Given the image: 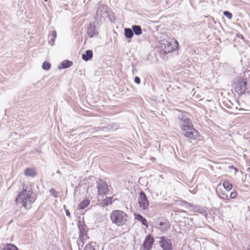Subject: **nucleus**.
<instances>
[{
    "label": "nucleus",
    "instance_id": "nucleus-1",
    "mask_svg": "<svg viewBox=\"0 0 250 250\" xmlns=\"http://www.w3.org/2000/svg\"><path fill=\"white\" fill-rule=\"evenodd\" d=\"M33 192L30 187L22 186V190L17 195L16 199L17 204H21L24 208H30L31 205L35 201V199L32 196Z\"/></svg>",
    "mask_w": 250,
    "mask_h": 250
},
{
    "label": "nucleus",
    "instance_id": "nucleus-2",
    "mask_svg": "<svg viewBox=\"0 0 250 250\" xmlns=\"http://www.w3.org/2000/svg\"><path fill=\"white\" fill-rule=\"evenodd\" d=\"M127 214L121 210H114L110 214V219L113 224L118 226H123L127 221Z\"/></svg>",
    "mask_w": 250,
    "mask_h": 250
},
{
    "label": "nucleus",
    "instance_id": "nucleus-3",
    "mask_svg": "<svg viewBox=\"0 0 250 250\" xmlns=\"http://www.w3.org/2000/svg\"><path fill=\"white\" fill-rule=\"evenodd\" d=\"M181 129L183 134L187 138L191 139H196L198 137V132L193 127L192 125H182Z\"/></svg>",
    "mask_w": 250,
    "mask_h": 250
},
{
    "label": "nucleus",
    "instance_id": "nucleus-4",
    "mask_svg": "<svg viewBox=\"0 0 250 250\" xmlns=\"http://www.w3.org/2000/svg\"><path fill=\"white\" fill-rule=\"evenodd\" d=\"M109 16V10L106 5L100 4L97 10L96 18L102 21L108 18Z\"/></svg>",
    "mask_w": 250,
    "mask_h": 250
},
{
    "label": "nucleus",
    "instance_id": "nucleus-5",
    "mask_svg": "<svg viewBox=\"0 0 250 250\" xmlns=\"http://www.w3.org/2000/svg\"><path fill=\"white\" fill-rule=\"evenodd\" d=\"M162 42V44L165 46L166 52H170L176 49L178 46V42L175 40H164Z\"/></svg>",
    "mask_w": 250,
    "mask_h": 250
},
{
    "label": "nucleus",
    "instance_id": "nucleus-6",
    "mask_svg": "<svg viewBox=\"0 0 250 250\" xmlns=\"http://www.w3.org/2000/svg\"><path fill=\"white\" fill-rule=\"evenodd\" d=\"M138 202L140 210L143 211L148 208L149 207V202L146 194L143 191H141L140 193L138 199Z\"/></svg>",
    "mask_w": 250,
    "mask_h": 250
},
{
    "label": "nucleus",
    "instance_id": "nucleus-7",
    "mask_svg": "<svg viewBox=\"0 0 250 250\" xmlns=\"http://www.w3.org/2000/svg\"><path fill=\"white\" fill-rule=\"evenodd\" d=\"M158 243L163 250H172L173 245L171 239L166 237H158Z\"/></svg>",
    "mask_w": 250,
    "mask_h": 250
},
{
    "label": "nucleus",
    "instance_id": "nucleus-8",
    "mask_svg": "<svg viewBox=\"0 0 250 250\" xmlns=\"http://www.w3.org/2000/svg\"><path fill=\"white\" fill-rule=\"evenodd\" d=\"M98 195H106L109 191L107 184L102 181H99L97 184Z\"/></svg>",
    "mask_w": 250,
    "mask_h": 250
},
{
    "label": "nucleus",
    "instance_id": "nucleus-9",
    "mask_svg": "<svg viewBox=\"0 0 250 250\" xmlns=\"http://www.w3.org/2000/svg\"><path fill=\"white\" fill-rule=\"evenodd\" d=\"M154 242L153 238L150 234H148L145 238L143 243L144 250H150L152 248V245Z\"/></svg>",
    "mask_w": 250,
    "mask_h": 250
},
{
    "label": "nucleus",
    "instance_id": "nucleus-10",
    "mask_svg": "<svg viewBox=\"0 0 250 250\" xmlns=\"http://www.w3.org/2000/svg\"><path fill=\"white\" fill-rule=\"evenodd\" d=\"M247 82L243 80H240L235 87V91L238 94L243 93L246 89Z\"/></svg>",
    "mask_w": 250,
    "mask_h": 250
},
{
    "label": "nucleus",
    "instance_id": "nucleus-11",
    "mask_svg": "<svg viewBox=\"0 0 250 250\" xmlns=\"http://www.w3.org/2000/svg\"><path fill=\"white\" fill-rule=\"evenodd\" d=\"M186 204L188 205V206H187L188 207H189L191 208V209H190L191 210L193 211L196 212H199L200 214L205 216L206 217L207 216L206 211L205 208H204L203 207H201L199 206H192L189 203H186Z\"/></svg>",
    "mask_w": 250,
    "mask_h": 250
},
{
    "label": "nucleus",
    "instance_id": "nucleus-12",
    "mask_svg": "<svg viewBox=\"0 0 250 250\" xmlns=\"http://www.w3.org/2000/svg\"><path fill=\"white\" fill-rule=\"evenodd\" d=\"M78 229L80 231V238L81 239H83L84 238V236H86V226L82 224L81 221H79L78 224Z\"/></svg>",
    "mask_w": 250,
    "mask_h": 250
},
{
    "label": "nucleus",
    "instance_id": "nucleus-13",
    "mask_svg": "<svg viewBox=\"0 0 250 250\" xmlns=\"http://www.w3.org/2000/svg\"><path fill=\"white\" fill-rule=\"evenodd\" d=\"M87 33L90 38H92L96 36L98 34V32L96 29V27L90 24L88 27Z\"/></svg>",
    "mask_w": 250,
    "mask_h": 250
},
{
    "label": "nucleus",
    "instance_id": "nucleus-14",
    "mask_svg": "<svg viewBox=\"0 0 250 250\" xmlns=\"http://www.w3.org/2000/svg\"><path fill=\"white\" fill-rule=\"evenodd\" d=\"M178 119L179 120H180L182 122L181 126L182 125H188L191 124V122L190 119H189L188 117H187L186 116V115H185L184 114H181L179 115Z\"/></svg>",
    "mask_w": 250,
    "mask_h": 250
},
{
    "label": "nucleus",
    "instance_id": "nucleus-15",
    "mask_svg": "<svg viewBox=\"0 0 250 250\" xmlns=\"http://www.w3.org/2000/svg\"><path fill=\"white\" fill-rule=\"evenodd\" d=\"M73 64V63L72 62L68 61V60H64L62 62L61 65L58 67L59 69H65L68 68L70 67Z\"/></svg>",
    "mask_w": 250,
    "mask_h": 250
},
{
    "label": "nucleus",
    "instance_id": "nucleus-16",
    "mask_svg": "<svg viewBox=\"0 0 250 250\" xmlns=\"http://www.w3.org/2000/svg\"><path fill=\"white\" fill-rule=\"evenodd\" d=\"M135 219L138 221L141 222L143 225L145 226L146 228L148 227L147 221L141 215L139 214H135Z\"/></svg>",
    "mask_w": 250,
    "mask_h": 250
},
{
    "label": "nucleus",
    "instance_id": "nucleus-17",
    "mask_svg": "<svg viewBox=\"0 0 250 250\" xmlns=\"http://www.w3.org/2000/svg\"><path fill=\"white\" fill-rule=\"evenodd\" d=\"M24 175L26 176L34 177L36 175V172L33 168H27L24 171Z\"/></svg>",
    "mask_w": 250,
    "mask_h": 250
},
{
    "label": "nucleus",
    "instance_id": "nucleus-18",
    "mask_svg": "<svg viewBox=\"0 0 250 250\" xmlns=\"http://www.w3.org/2000/svg\"><path fill=\"white\" fill-rule=\"evenodd\" d=\"M93 56V52L90 50H86L85 52V54H83L82 55V59L85 61H87L89 59H90Z\"/></svg>",
    "mask_w": 250,
    "mask_h": 250
},
{
    "label": "nucleus",
    "instance_id": "nucleus-19",
    "mask_svg": "<svg viewBox=\"0 0 250 250\" xmlns=\"http://www.w3.org/2000/svg\"><path fill=\"white\" fill-rule=\"evenodd\" d=\"M132 29L133 30V33L136 35H140L142 34V30L141 27L140 25H133L132 26Z\"/></svg>",
    "mask_w": 250,
    "mask_h": 250
},
{
    "label": "nucleus",
    "instance_id": "nucleus-20",
    "mask_svg": "<svg viewBox=\"0 0 250 250\" xmlns=\"http://www.w3.org/2000/svg\"><path fill=\"white\" fill-rule=\"evenodd\" d=\"M125 31V36L128 39H131L134 33L132 29L128 28H126L124 29Z\"/></svg>",
    "mask_w": 250,
    "mask_h": 250
},
{
    "label": "nucleus",
    "instance_id": "nucleus-21",
    "mask_svg": "<svg viewBox=\"0 0 250 250\" xmlns=\"http://www.w3.org/2000/svg\"><path fill=\"white\" fill-rule=\"evenodd\" d=\"M159 225L160 226L159 229L162 231H166L169 228V226L166 222H161Z\"/></svg>",
    "mask_w": 250,
    "mask_h": 250
},
{
    "label": "nucleus",
    "instance_id": "nucleus-22",
    "mask_svg": "<svg viewBox=\"0 0 250 250\" xmlns=\"http://www.w3.org/2000/svg\"><path fill=\"white\" fill-rule=\"evenodd\" d=\"M90 204V201L88 200H84L82 201L79 205V208L80 209H83L86 208Z\"/></svg>",
    "mask_w": 250,
    "mask_h": 250
},
{
    "label": "nucleus",
    "instance_id": "nucleus-23",
    "mask_svg": "<svg viewBox=\"0 0 250 250\" xmlns=\"http://www.w3.org/2000/svg\"><path fill=\"white\" fill-rule=\"evenodd\" d=\"M5 250H18L17 247L12 244H7L4 248Z\"/></svg>",
    "mask_w": 250,
    "mask_h": 250
},
{
    "label": "nucleus",
    "instance_id": "nucleus-24",
    "mask_svg": "<svg viewBox=\"0 0 250 250\" xmlns=\"http://www.w3.org/2000/svg\"><path fill=\"white\" fill-rule=\"evenodd\" d=\"M223 186L227 190H230L232 188V185L228 181H224L223 183Z\"/></svg>",
    "mask_w": 250,
    "mask_h": 250
},
{
    "label": "nucleus",
    "instance_id": "nucleus-25",
    "mask_svg": "<svg viewBox=\"0 0 250 250\" xmlns=\"http://www.w3.org/2000/svg\"><path fill=\"white\" fill-rule=\"evenodd\" d=\"M113 197H107L103 200V204L104 206H108V205L111 204L112 203Z\"/></svg>",
    "mask_w": 250,
    "mask_h": 250
},
{
    "label": "nucleus",
    "instance_id": "nucleus-26",
    "mask_svg": "<svg viewBox=\"0 0 250 250\" xmlns=\"http://www.w3.org/2000/svg\"><path fill=\"white\" fill-rule=\"evenodd\" d=\"M51 67V64L47 62H44L42 65V68L44 70H48Z\"/></svg>",
    "mask_w": 250,
    "mask_h": 250
},
{
    "label": "nucleus",
    "instance_id": "nucleus-27",
    "mask_svg": "<svg viewBox=\"0 0 250 250\" xmlns=\"http://www.w3.org/2000/svg\"><path fill=\"white\" fill-rule=\"evenodd\" d=\"M84 250H95V249L93 247V246L92 245V244H87Z\"/></svg>",
    "mask_w": 250,
    "mask_h": 250
},
{
    "label": "nucleus",
    "instance_id": "nucleus-28",
    "mask_svg": "<svg viewBox=\"0 0 250 250\" xmlns=\"http://www.w3.org/2000/svg\"><path fill=\"white\" fill-rule=\"evenodd\" d=\"M223 14L229 19H231L232 18V14L229 11H224Z\"/></svg>",
    "mask_w": 250,
    "mask_h": 250
},
{
    "label": "nucleus",
    "instance_id": "nucleus-29",
    "mask_svg": "<svg viewBox=\"0 0 250 250\" xmlns=\"http://www.w3.org/2000/svg\"><path fill=\"white\" fill-rule=\"evenodd\" d=\"M219 196L220 198L223 200L229 199L228 196L224 193H222L221 195L219 194Z\"/></svg>",
    "mask_w": 250,
    "mask_h": 250
},
{
    "label": "nucleus",
    "instance_id": "nucleus-30",
    "mask_svg": "<svg viewBox=\"0 0 250 250\" xmlns=\"http://www.w3.org/2000/svg\"><path fill=\"white\" fill-rule=\"evenodd\" d=\"M50 193L53 195L55 197H57V193L54 189H50Z\"/></svg>",
    "mask_w": 250,
    "mask_h": 250
},
{
    "label": "nucleus",
    "instance_id": "nucleus-31",
    "mask_svg": "<svg viewBox=\"0 0 250 250\" xmlns=\"http://www.w3.org/2000/svg\"><path fill=\"white\" fill-rule=\"evenodd\" d=\"M237 194V193L236 192H232L230 193V197L231 198L233 199L236 197Z\"/></svg>",
    "mask_w": 250,
    "mask_h": 250
},
{
    "label": "nucleus",
    "instance_id": "nucleus-32",
    "mask_svg": "<svg viewBox=\"0 0 250 250\" xmlns=\"http://www.w3.org/2000/svg\"><path fill=\"white\" fill-rule=\"evenodd\" d=\"M134 82L137 84H140L141 83L140 78L138 77H136L134 79Z\"/></svg>",
    "mask_w": 250,
    "mask_h": 250
},
{
    "label": "nucleus",
    "instance_id": "nucleus-33",
    "mask_svg": "<svg viewBox=\"0 0 250 250\" xmlns=\"http://www.w3.org/2000/svg\"><path fill=\"white\" fill-rule=\"evenodd\" d=\"M55 39L56 38H52L50 41H49V43L51 45H53L54 44Z\"/></svg>",
    "mask_w": 250,
    "mask_h": 250
},
{
    "label": "nucleus",
    "instance_id": "nucleus-34",
    "mask_svg": "<svg viewBox=\"0 0 250 250\" xmlns=\"http://www.w3.org/2000/svg\"><path fill=\"white\" fill-rule=\"evenodd\" d=\"M52 38H56L57 33L56 31H53L52 33Z\"/></svg>",
    "mask_w": 250,
    "mask_h": 250
},
{
    "label": "nucleus",
    "instance_id": "nucleus-35",
    "mask_svg": "<svg viewBox=\"0 0 250 250\" xmlns=\"http://www.w3.org/2000/svg\"><path fill=\"white\" fill-rule=\"evenodd\" d=\"M66 215L69 217H70V213L68 210H66Z\"/></svg>",
    "mask_w": 250,
    "mask_h": 250
},
{
    "label": "nucleus",
    "instance_id": "nucleus-36",
    "mask_svg": "<svg viewBox=\"0 0 250 250\" xmlns=\"http://www.w3.org/2000/svg\"><path fill=\"white\" fill-rule=\"evenodd\" d=\"M57 173H59V174H60V171L58 170L57 171Z\"/></svg>",
    "mask_w": 250,
    "mask_h": 250
},
{
    "label": "nucleus",
    "instance_id": "nucleus-37",
    "mask_svg": "<svg viewBox=\"0 0 250 250\" xmlns=\"http://www.w3.org/2000/svg\"><path fill=\"white\" fill-rule=\"evenodd\" d=\"M44 0L45 1H47V0Z\"/></svg>",
    "mask_w": 250,
    "mask_h": 250
}]
</instances>
